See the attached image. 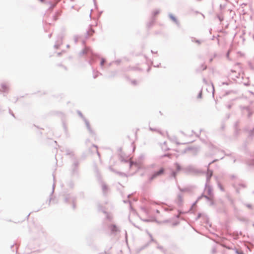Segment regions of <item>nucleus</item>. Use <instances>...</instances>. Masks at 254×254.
I'll return each mask as SVG.
<instances>
[{"mask_svg":"<svg viewBox=\"0 0 254 254\" xmlns=\"http://www.w3.org/2000/svg\"><path fill=\"white\" fill-rule=\"evenodd\" d=\"M164 168H161L158 171L155 172L151 177L150 178V180H152L157 177V176L162 175L164 174Z\"/></svg>","mask_w":254,"mask_h":254,"instance_id":"obj_1","label":"nucleus"},{"mask_svg":"<svg viewBox=\"0 0 254 254\" xmlns=\"http://www.w3.org/2000/svg\"><path fill=\"white\" fill-rule=\"evenodd\" d=\"M0 88L3 91H6L8 89L9 87H8V84L6 83L3 82V83H0Z\"/></svg>","mask_w":254,"mask_h":254,"instance_id":"obj_2","label":"nucleus"},{"mask_svg":"<svg viewBox=\"0 0 254 254\" xmlns=\"http://www.w3.org/2000/svg\"><path fill=\"white\" fill-rule=\"evenodd\" d=\"M110 228L113 232H117L118 231L117 227L115 225H111L110 227Z\"/></svg>","mask_w":254,"mask_h":254,"instance_id":"obj_3","label":"nucleus"},{"mask_svg":"<svg viewBox=\"0 0 254 254\" xmlns=\"http://www.w3.org/2000/svg\"><path fill=\"white\" fill-rule=\"evenodd\" d=\"M175 167H176L177 171H180L181 170V166H180V165L179 164L176 163L175 164Z\"/></svg>","mask_w":254,"mask_h":254,"instance_id":"obj_4","label":"nucleus"},{"mask_svg":"<svg viewBox=\"0 0 254 254\" xmlns=\"http://www.w3.org/2000/svg\"><path fill=\"white\" fill-rule=\"evenodd\" d=\"M236 253L237 254H244L243 252L242 251H239L238 250H236Z\"/></svg>","mask_w":254,"mask_h":254,"instance_id":"obj_5","label":"nucleus"},{"mask_svg":"<svg viewBox=\"0 0 254 254\" xmlns=\"http://www.w3.org/2000/svg\"><path fill=\"white\" fill-rule=\"evenodd\" d=\"M197 14L199 15L202 17H203V18L204 17V16L202 14H201V13H197Z\"/></svg>","mask_w":254,"mask_h":254,"instance_id":"obj_6","label":"nucleus"},{"mask_svg":"<svg viewBox=\"0 0 254 254\" xmlns=\"http://www.w3.org/2000/svg\"><path fill=\"white\" fill-rule=\"evenodd\" d=\"M176 173L174 172V173H173V177H176Z\"/></svg>","mask_w":254,"mask_h":254,"instance_id":"obj_7","label":"nucleus"},{"mask_svg":"<svg viewBox=\"0 0 254 254\" xmlns=\"http://www.w3.org/2000/svg\"><path fill=\"white\" fill-rule=\"evenodd\" d=\"M206 68V66H204V68H203V69H205Z\"/></svg>","mask_w":254,"mask_h":254,"instance_id":"obj_8","label":"nucleus"}]
</instances>
